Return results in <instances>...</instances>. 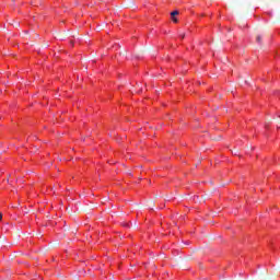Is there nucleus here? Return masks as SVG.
Wrapping results in <instances>:
<instances>
[{
  "label": "nucleus",
  "mask_w": 280,
  "mask_h": 280,
  "mask_svg": "<svg viewBox=\"0 0 280 280\" xmlns=\"http://www.w3.org/2000/svg\"><path fill=\"white\" fill-rule=\"evenodd\" d=\"M171 16H172L174 23H178V19H176V16H178V11H173L171 13Z\"/></svg>",
  "instance_id": "f257e3e1"
},
{
  "label": "nucleus",
  "mask_w": 280,
  "mask_h": 280,
  "mask_svg": "<svg viewBox=\"0 0 280 280\" xmlns=\"http://www.w3.org/2000/svg\"><path fill=\"white\" fill-rule=\"evenodd\" d=\"M256 42L259 43V44L261 43V35H258V36L256 37Z\"/></svg>",
  "instance_id": "f03ea898"
},
{
  "label": "nucleus",
  "mask_w": 280,
  "mask_h": 280,
  "mask_svg": "<svg viewBox=\"0 0 280 280\" xmlns=\"http://www.w3.org/2000/svg\"><path fill=\"white\" fill-rule=\"evenodd\" d=\"M1 220H3V214L2 213H0V222H1Z\"/></svg>",
  "instance_id": "7ed1b4c3"
},
{
  "label": "nucleus",
  "mask_w": 280,
  "mask_h": 280,
  "mask_svg": "<svg viewBox=\"0 0 280 280\" xmlns=\"http://www.w3.org/2000/svg\"><path fill=\"white\" fill-rule=\"evenodd\" d=\"M180 36H182V38H185V34H182Z\"/></svg>",
  "instance_id": "20e7f679"
}]
</instances>
